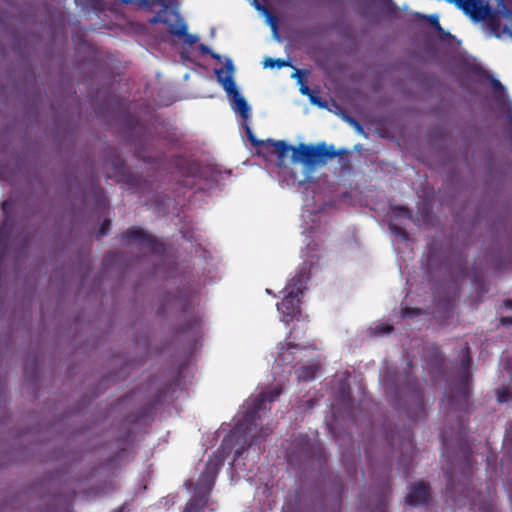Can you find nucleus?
Masks as SVG:
<instances>
[{
  "instance_id": "obj_1",
  "label": "nucleus",
  "mask_w": 512,
  "mask_h": 512,
  "mask_svg": "<svg viewBox=\"0 0 512 512\" xmlns=\"http://www.w3.org/2000/svg\"><path fill=\"white\" fill-rule=\"evenodd\" d=\"M309 348L290 342L278 346L277 357L272 367L275 379L279 383L251 395L241 406L231 422L223 423L215 432V440H220L218 450L203 465L196 481L185 482L189 489L193 486V496L186 504L183 512H214L217 504L211 500L210 494L218 473L225 460L234 453L232 467L235 470L253 472L243 462V455H251L252 460L259 459L261 444L272 433L270 423H264V416L270 410L269 405L278 400L284 388L282 380H287L294 368V361L302 362L308 357Z\"/></svg>"
},
{
  "instance_id": "obj_2",
  "label": "nucleus",
  "mask_w": 512,
  "mask_h": 512,
  "mask_svg": "<svg viewBox=\"0 0 512 512\" xmlns=\"http://www.w3.org/2000/svg\"><path fill=\"white\" fill-rule=\"evenodd\" d=\"M301 218L304 236V248L301 250L303 261L284 287L282 301L276 305L280 320L285 324L300 320L301 298L307 290L311 275L318 270L324 258L323 243L329 232L325 209L321 207L315 210L308 200L304 203Z\"/></svg>"
},
{
  "instance_id": "obj_3",
  "label": "nucleus",
  "mask_w": 512,
  "mask_h": 512,
  "mask_svg": "<svg viewBox=\"0 0 512 512\" xmlns=\"http://www.w3.org/2000/svg\"><path fill=\"white\" fill-rule=\"evenodd\" d=\"M247 139L257 148L258 153L264 150L283 160L290 153V157L294 163H303L306 165H315L325 163L328 159H332L337 155L348 153L345 148L335 150L333 145L318 143L316 145L301 144L299 147L288 145L285 141H274L272 139L258 140L253 134V130H244Z\"/></svg>"
},
{
  "instance_id": "obj_4",
  "label": "nucleus",
  "mask_w": 512,
  "mask_h": 512,
  "mask_svg": "<svg viewBox=\"0 0 512 512\" xmlns=\"http://www.w3.org/2000/svg\"><path fill=\"white\" fill-rule=\"evenodd\" d=\"M410 370L411 362L407 363V370L399 376L387 368L381 372L380 379L387 397L398 405L403 401L409 416L417 420L425 414L424 396L421 384Z\"/></svg>"
},
{
  "instance_id": "obj_5",
  "label": "nucleus",
  "mask_w": 512,
  "mask_h": 512,
  "mask_svg": "<svg viewBox=\"0 0 512 512\" xmlns=\"http://www.w3.org/2000/svg\"><path fill=\"white\" fill-rule=\"evenodd\" d=\"M172 173L175 174L184 186L202 190L204 187L212 188L217 183L220 173L211 166H201L196 160L185 157H176L171 163Z\"/></svg>"
},
{
  "instance_id": "obj_6",
  "label": "nucleus",
  "mask_w": 512,
  "mask_h": 512,
  "mask_svg": "<svg viewBox=\"0 0 512 512\" xmlns=\"http://www.w3.org/2000/svg\"><path fill=\"white\" fill-rule=\"evenodd\" d=\"M471 357L468 344H464L460 353L458 377L450 387V393L443 401H447L449 411H466L471 393Z\"/></svg>"
},
{
  "instance_id": "obj_7",
  "label": "nucleus",
  "mask_w": 512,
  "mask_h": 512,
  "mask_svg": "<svg viewBox=\"0 0 512 512\" xmlns=\"http://www.w3.org/2000/svg\"><path fill=\"white\" fill-rule=\"evenodd\" d=\"M173 305L183 310V323L180 332L184 336L196 342L202 336L204 330V311L200 307L198 297L194 294L181 295L173 300Z\"/></svg>"
},
{
  "instance_id": "obj_8",
  "label": "nucleus",
  "mask_w": 512,
  "mask_h": 512,
  "mask_svg": "<svg viewBox=\"0 0 512 512\" xmlns=\"http://www.w3.org/2000/svg\"><path fill=\"white\" fill-rule=\"evenodd\" d=\"M234 64L231 59H226L225 68L215 69L218 82L223 89L232 96L234 110L238 112L242 118L240 128H249L248 119L250 117V107L243 96L240 95L233 79Z\"/></svg>"
},
{
  "instance_id": "obj_9",
  "label": "nucleus",
  "mask_w": 512,
  "mask_h": 512,
  "mask_svg": "<svg viewBox=\"0 0 512 512\" xmlns=\"http://www.w3.org/2000/svg\"><path fill=\"white\" fill-rule=\"evenodd\" d=\"M389 230L394 235L393 247L397 255L408 250L411 253V242L405 232V224L412 220L411 212L404 206H393L387 214Z\"/></svg>"
},
{
  "instance_id": "obj_10",
  "label": "nucleus",
  "mask_w": 512,
  "mask_h": 512,
  "mask_svg": "<svg viewBox=\"0 0 512 512\" xmlns=\"http://www.w3.org/2000/svg\"><path fill=\"white\" fill-rule=\"evenodd\" d=\"M324 452L322 447L307 435L298 434L293 436L287 447L286 458L289 463H310L314 459L321 461Z\"/></svg>"
},
{
  "instance_id": "obj_11",
  "label": "nucleus",
  "mask_w": 512,
  "mask_h": 512,
  "mask_svg": "<svg viewBox=\"0 0 512 512\" xmlns=\"http://www.w3.org/2000/svg\"><path fill=\"white\" fill-rule=\"evenodd\" d=\"M353 405L354 403L350 397V386L347 382V378L343 377L339 381L337 390L334 392L333 402L331 403L330 410L332 419L330 421L327 420V428L336 439L338 438L335 428L337 420L342 414L349 419H354Z\"/></svg>"
},
{
  "instance_id": "obj_12",
  "label": "nucleus",
  "mask_w": 512,
  "mask_h": 512,
  "mask_svg": "<svg viewBox=\"0 0 512 512\" xmlns=\"http://www.w3.org/2000/svg\"><path fill=\"white\" fill-rule=\"evenodd\" d=\"M464 436V425L459 424L458 431L455 437V443L453 435L450 434L448 429H444L441 433L442 440V454L447 457L448 463L453 465V461L461 454L467 465L471 463L470 448L463 439Z\"/></svg>"
},
{
  "instance_id": "obj_13",
  "label": "nucleus",
  "mask_w": 512,
  "mask_h": 512,
  "mask_svg": "<svg viewBox=\"0 0 512 512\" xmlns=\"http://www.w3.org/2000/svg\"><path fill=\"white\" fill-rule=\"evenodd\" d=\"M121 240L127 245L136 244L139 246V249L161 260L168 254L167 248L163 243L158 242L155 237L138 228L132 227L122 233Z\"/></svg>"
},
{
  "instance_id": "obj_14",
  "label": "nucleus",
  "mask_w": 512,
  "mask_h": 512,
  "mask_svg": "<svg viewBox=\"0 0 512 512\" xmlns=\"http://www.w3.org/2000/svg\"><path fill=\"white\" fill-rule=\"evenodd\" d=\"M493 88L500 94L494 97L495 115L504 128H512V102L504 95V86L495 79H491Z\"/></svg>"
},
{
  "instance_id": "obj_15",
  "label": "nucleus",
  "mask_w": 512,
  "mask_h": 512,
  "mask_svg": "<svg viewBox=\"0 0 512 512\" xmlns=\"http://www.w3.org/2000/svg\"><path fill=\"white\" fill-rule=\"evenodd\" d=\"M110 159L106 162L107 176L114 178L119 183L128 184L136 187L138 179L130 172L123 160L116 154L114 150L109 152Z\"/></svg>"
},
{
  "instance_id": "obj_16",
  "label": "nucleus",
  "mask_w": 512,
  "mask_h": 512,
  "mask_svg": "<svg viewBox=\"0 0 512 512\" xmlns=\"http://www.w3.org/2000/svg\"><path fill=\"white\" fill-rule=\"evenodd\" d=\"M393 445L397 444L400 453L399 465L404 468V473L408 474L409 470L406 467L413 459L416 449L413 442V437L410 431L405 430L403 434L392 435Z\"/></svg>"
},
{
  "instance_id": "obj_17",
  "label": "nucleus",
  "mask_w": 512,
  "mask_h": 512,
  "mask_svg": "<svg viewBox=\"0 0 512 512\" xmlns=\"http://www.w3.org/2000/svg\"><path fill=\"white\" fill-rule=\"evenodd\" d=\"M175 15L177 17L176 24H170L168 19L162 18V17H160V15L154 16L153 19L151 20V23L161 22L163 24H167L168 32L171 35L183 38V43L188 46H192L195 43H197L199 38L196 35L189 34L187 32L188 27H187L186 23L183 21V19L178 14H175Z\"/></svg>"
},
{
  "instance_id": "obj_18",
  "label": "nucleus",
  "mask_w": 512,
  "mask_h": 512,
  "mask_svg": "<svg viewBox=\"0 0 512 512\" xmlns=\"http://www.w3.org/2000/svg\"><path fill=\"white\" fill-rule=\"evenodd\" d=\"M16 163L6 157V147L0 141V184H14L18 178Z\"/></svg>"
},
{
  "instance_id": "obj_19",
  "label": "nucleus",
  "mask_w": 512,
  "mask_h": 512,
  "mask_svg": "<svg viewBox=\"0 0 512 512\" xmlns=\"http://www.w3.org/2000/svg\"><path fill=\"white\" fill-rule=\"evenodd\" d=\"M430 500L429 485L423 481L413 484L406 495L405 502L409 506L417 507L425 505Z\"/></svg>"
},
{
  "instance_id": "obj_20",
  "label": "nucleus",
  "mask_w": 512,
  "mask_h": 512,
  "mask_svg": "<svg viewBox=\"0 0 512 512\" xmlns=\"http://www.w3.org/2000/svg\"><path fill=\"white\" fill-rule=\"evenodd\" d=\"M316 352L314 349L308 350V357L311 358V361L308 364L302 365L298 370H296L297 379L300 381H312L316 378L317 373L320 370V362L315 359Z\"/></svg>"
},
{
  "instance_id": "obj_21",
  "label": "nucleus",
  "mask_w": 512,
  "mask_h": 512,
  "mask_svg": "<svg viewBox=\"0 0 512 512\" xmlns=\"http://www.w3.org/2000/svg\"><path fill=\"white\" fill-rule=\"evenodd\" d=\"M456 270H457V276L459 278H462V279L468 277L471 280V283H472L473 287L480 294L486 293L488 291V289L486 287L485 280H484L483 273L482 272L473 271V273L471 275H469L466 272L465 263L462 260V258H459Z\"/></svg>"
},
{
  "instance_id": "obj_22",
  "label": "nucleus",
  "mask_w": 512,
  "mask_h": 512,
  "mask_svg": "<svg viewBox=\"0 0 512 512\" xmlns=\"http://www.w3.org/2000/svg\"><path fill=\"white\" fill-rule=\"evenodd\" d=\"M466 12H471V16L475 20L484 19L490 12L488 4L483 5L479 0H457Z\"/></svg>"
},
{
  "instance_id": "obj_23",
  "label": "nucleus",
  "mask_w": 512,
  "mask_h": 512,
  "mask_svg": "<svg viewBox=\"0 0 512 512\" xmlns=\"http://www.w3.org/2000/svg\"><path fill=\"white\" fill-rule=\"evenodd\" d=\"M427 368L433 382L444 375V360L438 348H434L433 355L427 363Z\"/></svg>"
},
{
  "instance_id": "obj_24",
  "label": "nucleus",
  "mask_w": 512,
  "mask_h": 512,
  "mask_svg": "<svg viewBox=\"0 0 512 512\" xmlns=\"http://www.w3.org/2000/svg\"><path fill=\"white\" fill-rule=\"evenodd\" d=\"M393 325L387 322L378 321L373 323L367 330L366 334L369 337H382L392 332Z\"/></svg>"
},
{
  "instance_id": "obj_25",
  "label": "nucleus",
  "mask_w": 512,
  "mask_h": 512,
  "mask_svg": "<svg viewBox=\"0 0 512 512\" xmlns=\"http://www.w3.org/2000/svg\"><path fill=\"white\" fill-rule=\"evenodd\" d=\"M281 512H304L301 503V496L298 492L289 495L285 499Z\"/></svg>"
},
{
  "instance_id": "obj_26",
  "label": "nucleus",
  "mask_w": 512,
  "mask_h": 512,
  "mask_svg": "<svg viewBox=\"0 0 512 512\" xmlns=\"http://www.w3.org/2000/svg\"><path fill=\"white\" fill-rule=\"evenodd\" d=\"M145 144L142 141H139L134 145L135 154L139 159H141L145 163L152 164L156 169L162 166V158L153 159L150 155L146 154V149L144 148Z\"/></svg>"
},
{
  "instance_id": "obj_27",
  "label": "nucleus",
  "mask_w": 512,
  "mask_h": 512,
  "mask_svg": "<svg viewBox=\"0 0 512 512\" xmlns=\"http://www.w3.org/2000/svg\"><path fill=\"white\" fill-rule=\"evenodd\" d=\"M183 237L188 240L189 242H192V241H195L196 242V246H195V252L198 254L199 253V256L202 257L205 261L208 259V258H211L212 259V255L211 253L206 249V248H203L202 247V244L201 243H198L197 241V238L194 237L192 234H189L188 232H183Z\"/></svg>"
},
{
  "instance_id": "obj_28",
  "label": "nucleus",
  "mask_w": 512,
  "mask_h": 512,
  "mask_svg": "<svg viewBox=\"0 0 512 512\" xmlns=\"http://www.w3.org/2000/svg\"><path fill=\"white\" fill-rule=\"evenodd\" d=\"M496 398L499 403H507L512 400V395L508 388H500L496 390Z\"/></svg>"
},
{
  "instance_id": "obj_29",
  "label": "nucleus",
  "mask_w": 512,
  "mask_h": 512,
  "mask_svg": "<svg viewBox=\"0 0 512 512\" xmlns=\"http://www.w3.org/2000/svg\"><path fill=\"white\" fill-rule=\"evenodd\" d=\"M342 493H343V486H342V484L339 483L333 489V491L329 495H327V497L330 498L332 501H334L337 506H339Z\"/></svg>"
},
{
  "instance_id": "obj_30",
  "label": "nucleus",
  "mask_w": 512,
  "mask_h": 512,
  "mask_svg": "<svg viewBox=\"0 0 512 512\" xmlns=\"http://www.w3.org/2000/svg\"><path fill=\"white\" fill-rule=\"evenodd\" d=\"M287 65H288V62L285 61L284 59H281V58H278V59L267 58L264 61V67H270V68L278 67V68H282V67H285Z\"/></svg>"
},
{
  "instance_id": "obj_31",
  "label": "nucleus",
  "mask_w": 512,
  "mask_h": 512,
  "mask_svg": "<svg viewBox=\"0 0 512 512\" xmlns=\"http://www.w3.org/2000/svg\"><path fill=\"white\" fill-rule=\"evenodd\" d=\"M421 314V309L419 308H409L405 307L401 309V318H413L419 316Z\"/></svg>"
},
{
  "instance_id": "obj_32",
  "label": "nucleus",
  "mask_w": 512,
  "mask_h": 512,
  "mask_svg": "<svg viewBox=\"0 0 512 512\" xmlns=\"http://www.w3.org/2000/svg\"><path fill=\"white\" fill-rule=\"evenodd\" d=\"M93 192H94L95 198H96L99 206H101V207L102 206H106L107 205V199H106V197L104 195L103 189L96 188V189H94Z\"/></svg>"
},
{
  "instance_id": "obj_33",
  "label": "nucleus",
  "mask_w": 512,
  "mask_h": 512,
  "mask_svg": "<svg viewBox=\"0 0 512 512\" xmlns=\"http://www.w3.org/2000/svg\"><path fill=\"white\" fill-rule=\"evenodd\" d=\"M316 405V401L312 398L304 401V402H300L299 405H298V408L301 410V411H308V410H311L315 407Z\"/></svg>"
},
{
  "instance_id": "obj_34",
  "label": "nucleus",
  "mask_w": 512,
  "mask_h": 512,
  "mask_svg": "<svg viewBox=\"0 0 512 512\" xmlns=\"http://www.w3.org/2000/svg\"><path fill=\"white\" fill-rule=\"evenodd\" d=\"M478 512H497V510L491 502H483L479 505Z\"/></svg>"
},
{
  "instance_id": "obj_35",
  "label": "nucleus",
  "mask_w": 512,
  "mask_h": 512,
  "mask_svg": "<svg viewBox=\"0 0 512 512\" xmlns=\"http://www.w3.org/2000/svg\"><path fill=\"white\" fill-rule=\"evenodd\" d=\"M309 99L312 104H315L319 107H324L326 105L325 102L322 101V99L316 94L315 91L311 94V96H309Z\"/></svg>"
},
{
  "instance_id": "obj_36",
  "label": "nucleus",
  "mask_w": 512,
  "mask_h": 512,
  "mask_svg": "<svg viewBox=\"0 0 512 512\" xmlns=\"http://www.w3.org/2000/svg\"><path fill=\"white\" fill-rule=\"evenodd\" d=\"M429 23L432 27H434L438 31H443V28L441 27L438 17L436 15H431L429 17Z\"/></svg>"
},
{
  "instance_id": "obj_37",
  "label": "nucleus",
  "mask_w": 512,
  "mask_h": 512,
  "mask_svg": "<svg viewBox=\"0 0 512 512\" xmlns=\"http://www.w3.org/2000/svg\"><path fill=\"white\" fill-rule=\"evenodd\" d=\"M109 228H110V221H105V222L101 225V227H100V229H99V235H100L101 237L106 236V235L108 234V230H109Z\"/></svg>"
},
{
  "instance_id": "obj_38",
  "label": "nucleus",
  "mask_w": 512,
  "mask_h": 512,
  "mask_svg": "<svg viewBox=\"0 0 512 512\" xmlns=\"http://www.w3.org/2000/svg\"><path fill=\"white\" fill-rule=\"evenodd\" d=\"M254 7L256 10L262 11L267 16H270V11L267 9V7L259 3L257 0H254Z\"/></svg>"
},
{
  "instance_id": "obj_39",
  "label": "nucleus",
  "mask_w": 512,
  "mask_h": 512,
  "mask_svg": "<svg viewBox=\"0 0 512 512\" xmlns=\"http://www.w3.org/2000/svg\"><path fill=\"white\" fill-rule=\"evenodd\" d=\"M300 92L301 94L303 95H306V96H311V94L314 92L312 89H310L307 85H301L300 87Z\"/></svg>"
},
{
  "instance_id": "obj_40",
  "label": "nucleus",
  "mask_w": 512,
  "mask_h": 512,
  "mask_svg": "<svg viewBox=\"0 0 512 512\" xmlns=\"http://www.w3.org/2000/svg\"><path fill=\"white\" fill-rule=\"evenodd\" d=\"M500 322L503 326H512V316H502Z\"/></svg>"
},
{
  "instance_id": "obj_41",
  "label": "nucleus",
  "mask_w": 512,
  "mask_h": 512,
  "mask_svg": "<svg viewBox=\"0 0 512 512\" xmlns=\"http://www.w3.org/2000/svg\"><path fill=\"white\" fill-rule=\"evenodd\" d=\"M198 49L203 55H209L211 53V49L203 43L199 44Z\"/></svg>"
},
{
  "instance_id": "obj_42",
  "label": "nucleus",
  "mask_w": 512,
  "mask_h": 512,
  "mask_svg": "<svg viewBox=\"0 0 512 512\" xmlns=\"http://www.w3.org/2000/svg\"><path fill=\"white\" fill-rule=\"evenodd\" d=\"M209 55L211 56V58H213V59H215L217 61H221V56L219 54L213 52L212 50H211V53Z\"/></svg>"
},
{
  "instance_id": "obj_43",
  "label": "nucleus",
  "mask_w": 512,
  "mask_h": 512,
  "mask_svg": "<svg viewBox=\"0 0 512 512\" xmlns=\"http://www.w3.org/2000/svg\"><path fill=\"white\" fill-rule=\"evenodd\" d=\"M504 305L507 309H512V300H506Z\"/></svg>"
},
{
  "instance_id": "obj_44",
  "label": "nucleus",
  "mask_w": 512,
  "mask_h": 512,
  "mask_svg": "<svg viewBox=\"0 0 512 512\" xmlns=\"http://www.w3.org/2000/svg\"><path fill=\"white\" fill-rule=\"evenodd\" d=\"M351 123L354 125V128L360 129L363 128L357 121L351 120Z\"/></svg>"
},
{
  "instance_id": "obj_45",
  "label": "nucleus",
  "mask_w": 512,
  "mask_h": 512,
  "mask_svg": "<svg viewBox=\"0 0 512 512\" xmlns=\"http://www.w3.org/2000/svg\"><path fill=\"white\" fill-rule=\"evenodd\" d=\"M376 131L378 132L379 136L384 137L388 130L381 129V130H376Z\"/></svg>"
},
{
  "instance_id": "obj_46",
  "label": "nucleus",
  "mask_w": 512,
  "mask_h": 512,
  "mask_svg": "<svg viewBox=\"0 0 512 512\" xmlns=\"http://www.w3.org/2000/svg\"><path fill=\"white\" fill-rule=\"evenodd\" d=\"M451 470H452V468L447 470L446 473H445L446 477L449 478V479H452V471Z\"/></svg>"
},
{
  "instance_id": "obj_47",
  "label": "nucleus",
  "mask_w": 512,
  "mask_h": 512,
  "mask_svg": "<svg viewBox=\"0 0 512 512\" xmlns=\"http://www.w3.org/2000/svg\"><path fill=\"white\" fill-rule=\"evenodd\" d=\"M358 133H361V134H364L366 137H368V134L365 133V130H362V129H359V130H356Z\"/></svg>"
},
{
  "instance_id": "obj_48",
  "label": "nucleus",
  "mask_w": 512,
  "mask_h": 512,
  "mask_svg": "<svg viewBox=\"0 0 512 512\" xmlns=\"http://www.w3.org/2000/svg\"><path fill=\"white\" fill-rule=\"evenodd\" d=\"M388 492H389V491H388V488H387V487H385V488H384V492H383V496L385 497V496H386V494H387Z\"/></svg>"
},
{
  "instance_id": "obj_49",
  "label": "nucleus",
  "mask_w": 512,
  "mask_h": 512,
  "mask_svg": "<svg viewBox=\"0 0 512 512\" xmlns=\"http://www.w3.org/2000/svg\"><path fill=\"white\" fill-rule=\"evenodd\" d=\"M354 148H355V150H360V149H361V145H359V144H358V145H355V147H354Z\"/></svg>"
},
{
  "instance_id": "obj_50",
  "label": "nucleus",
  "mask_w": 512,
  "mask_h": 512,
  "mask_svg": "<svg viewBox=\"0 0 512 512\" xmlns=\"http://www.w3.org/2000/svg\"><path fill=\"white\" fill-rule=\"evenodd\" d=\"M124 3H131L132 0H122Z\"/></svg>"
},
{
  "instance_id": "obj_51",
  "label": "nucleus",
  "mask_w": 512,
  "mask_h": 512,
  "mask_svg": "<svg viewBox=\"0 0 512 512\" xmlns=\"http://www.w3.org/2000/svg\"><path fill=\"white\" fill-rule=\"evenodd\" d=\"M140 488H141L142 490H145V489H146V485H144V484H143V485H141V487H140Z\"/></svg>"
},
{
  "instance_id": "obj_52",
  "label": "nucleus",
  "mask_w": 512,
  "mask_h": 512,
  "mask_svg": "<svg viewBox=\"0 0 512 512\" xmlns=\"http://www.w3.org/2000/svg\"><path fill=\"white\" fill-rule=\"evenodd\" d=\"M266 292H267L268 294H272V292H271V290H270V289H266Z\"/></svg>"
}]
</instances>
